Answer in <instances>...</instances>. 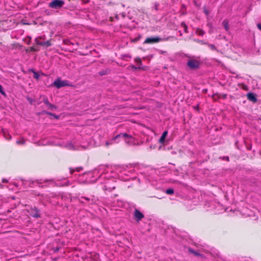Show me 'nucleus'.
Returning <instances> with one entry per match:
<instances>
[{
    "label": "nucleus",
    "instance_id": "1",
    "mask_svg": "<svg viewBox=\"0 0 261 261\" xmlns=\"http://www.w3.org/2000/svg\"><path fill=\"white\" fill-rule=\"evenodd\" d=\"M35 42L37 45L48 47L52 45L51 39L46 41H45V36H41L37 37L35 39Z\"/></svg>",
    "mask_w": 261,
    "mask_h": 261
},
{
    "label": "nucleus",
    "instance_id": "2",
    "mask_svg": "<svg viewBox=\"0 0 261 261\" xmlns=\"http://www.w3.org/2000/svg\"><path fill=\"white\" fill-rule=\"evenodd\" d=\"M187 64L191 69L197 70L199 68L200 63L198 60L190 59L188 61Z\"/></svg>",
    "mask_w": 261,
    "mask_h": 261
},
{
    "label": "nucleus",
    "instance_id": "3",
    "mask_svg": "<svg viewBox=\"0 0 261 261\" xmlns=\"http://www.w3.org/2000/svg\"><path fill=\"white\" fill-rule=\"evenodd\" d=\"M28 211L33 217L36 218L40 217V211L36 206L31 207Z\"/></svg>",
    "mask_w": 261,
    "mask_h": 261
},
{
    "label": "nucleus",
    "instance_id": "4",
    "mask_svg": "<svg viewBox=\"0 0 261 261\" xmlns=\"http://www.w3.org/2000/svg\"><path fill=\"white\" fill-rule=\"evenodd\" d=\"M53 85L58 89H59L61 87L68 86V83L67 81H61L60 79H58L54 82Z\"/></svg>",
    "mask_w": 261,
    "mask_h": 261
},
{
    "label": "nucleus",
    "instance_id": "5",
    "mask_svg": "<svg viewBox=\"0 0 261 261\" xmlns=\"http://www.w3.org/2000/svg\"><path fill=\"white\" fill-rule=\"evenodd\" d=\"M64 4V1H51V2L49 4V6L50 8L57 9L61 8Z\"/></svg>",
    "mask_w": 261,
    "mask_h": 261
},
{
    "label": "nucleus",
    "instance_id": "6",
    "mask_svg": "<svg viewBox=\"0 0 261 261\" xmlns=\"http://www.w3.org/2000/svg\"><path fill=\"white\" fill-rule=\"evenodd\" d=\"M161 40V38L158 37H148L146 38L144 43L145 44H153L159 42Z\"/></svg>",
    "mask_w": 261,
    "mask_h": 261
},
{
    "label": "nucleus",
    "instance_id": "7",
    "mask_svg": "<svg viewBox=\"0 0 261 261\" xmlns=\"http://www.w3.org/2000/svg\"><path fill=\"white\" fill-rule=\"evenodd\" d=\"M144 217V215L140 211L135 209L134 213V218L137 222H140Z\"/></svg>",
    "mask_w": 261,
    "mask_h": 261
},
{
    "label": "nucleus",
    "instance_id": "8",
    "mask_svg": "<svg viewBox=\"0 0 261 261\" xmlns=\"http://www.w3.org/2000/svg\"><path fill=\"white\" fill-rule=\"evenodd\" d=\"M136 63H137L139 66L137 67L132 65V68L135 69H139V70H145L144 67H142L140 65L142 64V61L141 59L139 58H135L134 60Z\"/></svg>",
    "mask_w": 261,
    "mask_h": 261
},
{
    "label": "nucleus",
    "instance_id": "9",
    "mask_svg": "<svg viewBox=\"0 0 261 261\" xmlns=\"http://www.w3.org/2000/svg\"><path fill=\"white\" fill-rule=\"evenodd\" d=\"M247 99L253 103H256L257 101V99L256 97V95L253 93H248L246 95Z\"/></svg>",
    "mask_w": 261,
    "mask_h": 261
},
{
    "label": "nucleus",
    "instance_id": "10",
    "mask_svg": "<svg viewBox=\"0 0 261 261\" xmlns=\"http://www.w3.org/2000/svg\"><path fill=\"white\" fill-rule=\"evenodd\" d=\"M43 101L44 102V103L48 107V108L51 110H54V109H56V107L50 103L48 99L47 98H45V99H44L43 100Z\"/></svg>",
    "mask_w": 261,
    "mask_h": 261
},
{
    "label": "nucleus",
    "instance_id": "11",
    "mask_svg": "<svg viewBox=\"0 0 261 261\" xmlns=\"http://www.w3.org/2000/svg\"><path fill=\"white\" fill-rule=\"evenodd\" d=\"M167 135H168V131H167V130L164 131L163 133L161 138L159 139V143H160L161 144H163L165 142V138L167 137Z\"/></svg>",
    "mask_w": 261,
    "mask_h": 261
},
{
    "label": "nucleus",
    "instance_id": "12",
    "mask_svg": "<svg viewBox=\"0 0 261 261\" xmlns=\"http://www.w3.org/2000/svg\"><path fill=\"white\" fill-rule=\"evenodd\" d=\"M122 138L123 140L126 142V139H129L130 138V137L127 135L126 134H120L118 135H117L115 138V139H116L117 138Z\"/></svg>",
    "mask_w": 261,
    "mask_h": 261
},
{
    "label": "nucleus",
    "instance_id": "13",
    "mask_svg": "<svg viewBox=\"0 0 261 261\" xmlns=\"http://www.w3.org/2000/svg\"><path fill=\"white\" fill-rule=\"evenodd\" d=\"M39 49H40L38 47L32 46V47H30L29 48L26 49L25 51L27 52H29V51H38L39 50Z\"/></svg>",
    "mask_w": 261,
    "mask_h": 261
},
{
    "label": "nucleus",
    "instance_id": "14",
    "mask_svg": "<svg viewBox=\"0 0 261 261\" xmlns=\"http://www.w3.org/2000/svg\"><path fill=\"white\" fill-rule=\"evenodd\" d=\"M222 24L224 27V29L226 31H228L229 30V24L227 20L225 19L223 20Z\"/></svg>",
    "mask_w": 261,
    "mask_h": 261
},
{
    "label": "nucleus",
    "instance_id": "15",
    "mask_svg": "<svg viewBox=\"0 0 261 261\" xmlns=\"http://www.w3.org/2000/svg\"><path fill=\"white\" fill-rule=\"evenodd\" d=\"M196 33L198 35L203 36L205 34V32L200 28H197L196 30Z\"/></svg>",
    "mask_w": 261,
    "mask_h": 261
},
{
    "label": "nucleus",
    "instance_id": "16",
    "mask_svg": "<svg viewBox=\"0 0 261 261\" xmlns=\"http://www.w3.org/2000/svg\"><path fill=\"white\" fill-rule=\"evenodd\" d=\"M188 251H189V252H190L191 253H193V254H194L196 256H201V254L200 253L196 252L195 251H194L192 248H189Z\"/></svg>",
    "mask_w": 261,
    "mask_h": 261
},
{
    "label": "nucleus",
    "instance_id": "17",
    "mask_svg": "<svg viewBox=\"0 0 261 261\" xmlns=\"http://www.w3.org/2000/svg\"><path fill=\"white\" fill-rule=\"evenodd\" d=\"M181 26L184 28V32L186 33H188V27L184 22H182L180 24Z\"/></svg>",
    "mask_w": 261,
    "mask_h": 261
},
{
    "label": "nucleus",
    "instance_id": "18",
    "mask_svg": "<svg viewBox=\"0 0 261 261\" xmlns=\"http://www.w3.org/2000/svg\"><path fill=\"white\" fill-rule=\"evenodd\" d=\"M115 189V187H113L112 188H110L109 187H108L107 185H105L103 187V190H105V191H112L113 190Z\"/></svg>",
    "mask_w": 261,
    "mask_h": 261
},
{
    "label": "nucleus",
    "instance_id": "19",
    "mask_svg": "<svg viewBox=\"0 0 261 261\" xmlns=\"http://www.w3.org/2000/svg\"><path fill=\"white\" fill-rule=\"evenodd\" d=\"M8 20L6 19V16L1 15L0 14V23L2 22H7Z\"/></svg>",
    "mask_w": 261,
    "mask_h": 261
},
{
    "label": "nucleus",
    "instance_id": "20",
    "mask_svg": "<svg viewBox=\"0 0 261 261\" xmlns=\"http://www.w3.org/2000/svg\"><path fill=\"white\" fill-rule=\"evenodd\" d=\"M165 193L168 195H172L174 194V190L172 189H168L165 191Z\"/></svg>",
    "mask_w": 261,
    "mask_h": 261
},
{
    "label": "nucleus",
    "instance_id": "21",
    "mask_svg": "<svg viewBox=\"0 0 261 261\" xmlns=\"http://www.w3.org/2000/svg\"><path fill=\"white\" fill-rule=\"evenodd\" d=\"M208 46V47L211 49V50H217V48L214 45V44H207V45Z\"/></svg>",
    "mask_w": 261,
    "mask_h": 261
},
{
    "label": "nucleus",
    "instance_id": "22",
    "mask_svg": "<svg viewBox=\"0 0 261 261\" xmlns=\"http://www.w3.org/2000/svg\"><path fill=\"white\" fill-rule=\"evenodd\" d=\"M16 143L18 145H22V144H24L25 143V140H24V139L22 138L20 140H17L16 141Z\"/></svg>",
    "mask_w": 261,
    "mask_h": 261
},
{
    "label": "nucleus",
    "instance_id": "23",
    "mask_svg": "<svg viewBox=\"0 0 261 261\" xmlns=\"http://www.w3.org/2000/svg\"><path fill=\"white\" fill-rule=\"evenodd\" d=\"M24 41L27 44H30L31 42V37H27Z\"/></svg>",
    "mask_w": 261,
    "mask_h": 261
},
{
    "label": "nucleus",
    "instance_id": "24",
    "mask_svg": "<svg viewBox=\"0 0 261 261\" xmlns=\"http://www.w3.org/2000/svg\"><path fill=\"white\" fill-rule=\"evenodd\" d=\"M0 93L4 96H6V94L4 90H3V88L1 85H0Z\"/></svg>",
    "mask_w": 261,
    "mask_h": 261
},
{
    "label": "nucleus",
    "instance_id": "25",
    "mask_svg": "<svg viewBox=\"0 0 261 261\" xmlns=\"http://www.w3.org/2000/svg\"><path fill=\"white\" fill-rule=\"evenodd\" d=\"M46 114H48L49 115H50L51 116H53L54 118H55L57 119H58L59 118V116L56 115L55 114H53V113H50V112H46Z\"/></svg>",
    "mask_w": 261,
    "mask_h": 261
},
{
    "label": "nucleus",
    "instance_id": "26",
    "mask_svg": "<svg viewBox=\"0 0 261 261\" xmlns=\"http://www.w3.org/2000/svg\"><path fill=\"white\" fill-rule=\"evenodd\" d=\"M203 11L206 15L208 16L209 15L210 11L205 7H203Z\"/></svg>",
    "mask_w": 261,
    "mask_h": 261
},
{
    "label": "nucleus",
    "instance_id": "27",
    "mask_svg": "<svg viewBox=\"0 0 261 261\" xmlns=\"http://www.w3.org/2000/svg\"><path fill=\"white\" fill-rule=\"evenodd\" d=\"M197 42H198V43H200L201 44H206V45H207V44H208L206 42H204L202 40H198Z\"/></svg>",
    "mask_w": 261,
    "mask_h": 261
},
{
    "label": "nucleus",
    "instance_id": "28",
    "mask_svg": "<svg viewBox=\"0 0 261 261\" xmlns=\"http://www.w3.org/2000/svg\"><path fill=\"white\" fill-rule=\"evenodd\" d=\"M39 75H38V74L37 72H34V77L38 79L39 78Z\"/></svg>",
    "mask_w": 261,
    "mask_h": 261
},
{
    "label": "nucleus",
    "instance_id": "29",
    "mask_svg": "<svg viewBox=\"0 0 261 261\" xmlns=\"http://www.w3.org/2000/svg\"><path fill=\"white\" fill-rule=\"evenodd\" d=\"M81 199H85V200H87V201H88L90 200V198H88V197H85V196H82V197H81Z\"/></svg>",
    "mask_w": 261,
    "mask_h": 261
},
{
    "label": "nucleus",
    "instance_id": "30",
    "mask_svg": "<svg viewBox=\"0 0 261 261\" xmlns=\"http://www.w3.org/2000/svg\"><path fill=\"white\" fill-rule=\"evenodd\" d=\"M223 160H226V161H227L228 162L229 161V157L227 156L223 157Z\"/></svg>",
    "mask_w": 261,
    "mask_h": 261
},
{
    "label": "nucleus",
    "instance_id": "31",
    "mask_svg": "<svg viewBox=\"0 0 261 261\" xmlns=\"http://www.w3.org/2000/svg\"><path fill=\"white\" fill-rule=\"evenodd\" d=\"M257 27L258 28V29L261 31V23H258L257 24Z\"/></svg>",
    "mask_w": 261,
    "mask_h": 261
},
{
    "label": "nucleus",
    "instance_id": "32",
    "mask_svg": "<svg viewBox=\"0 0 261 261\" xmlns=\"http://www.w3.org/2000/svg\"><path fill=\"white\" fill-rule=\"evenodd\" d=\"M2 182H3V183H6V182H8V180H7V179H3V180H2Z\"/></svg>",
    "mask_w": 261,
    "mask_h": 261
},
{
    "label": "nucleus",
    "instance_id": "33",
    "mask_svg": "<svg viewBox=\"0 0 261 261\" xmlns=\"http://www.w3.org/2000/svg\"><path fill=\"white\" fill-rule=\"evenodd\" d=\"M81 169H82V168H76V171L77 172H79L81 171Z\"/></svg>",
    "mask_w": 261,
    "mask_h": 261
},
{
    "label": "nucleus",
    "instance_id": "34",
    "mask_svg": "<svg viewBox=\"0 0 261 261\" xmlns=\"http://www.w3.org/2000/svg\"><path fill=\"white\" fill-rule=\"evenodd\" d=\"M70 170L71 174H72L74 172V170L71 169V168H70Z\"/></svg>",
    "mask_w": 261,
    "mask_h": 261
},
{
    "label": "nucleus",
    "instance_id": "35",
    "mask_svg": "<svg viewBox=\"0 0 261 261\" xmlns=\"http://www.w3.org/2000/svg\"><path fill=\"white\" fill-rule=\"evenodd\" d=\"M28 99L29 100H30V101H31V99H30V98H28Z\"/></svg>",
    "mask_w": 261,
    "mask_h": 261
},
{
    "label": "nucleus",
    "instance_id": "36",
    "mask_svg": "<svg viewBox=\"0 0 261 261\" xmlns=\"http://www.w3.org/2000/svg\"><path fill=\"white\" fill-rule=\"evenodd\" d=\"M23 24H29V23H24V22H23Z\"/></svg>",
    "mask_w": 261,
    "mask_h": 261
},
{
    "label": "nucleus",
    "instance_id": "37",
    "mask_svg": "<svg viewBox=\"0 0 261 261\" xmlns=\"http://www.w3.org/2000/svg\"><path fill=\"white\" fill-rule=\"evenodd\" d=\"M88 2H89L88 1H85V3H87Z\"/></svg>",
    "mask_w": 261,
    "mask_h": 261
}]
</instances>
